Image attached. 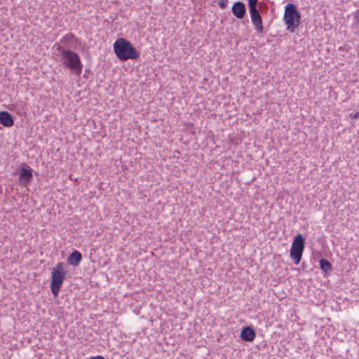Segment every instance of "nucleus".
Masks as SVG:
<instances>
[{"instance_id":"f257e3e1","label":"nucleus","mask_w":359,"mask_h":359,"mask_svg":"<svg viewBox=\"0 0 359 359\" xmlns=\"http://www.w3.org/2000/svg\"><path fill=\"white\" fill-rule=\"evenodd\" d=\"M114 51L116 57L121 61L136 60L140 53L132 43L124 38H118L114 43Z\"/></svg>"},{"instance_id":"f03ea898","label":"nucleus","mask_w":359,"mask_h":359,"mask_svg":"<svg viewBox=\"0 0 359 359\" xmlns=\"http://www.w3.org/2000/svg\"><path fill=\"white\" fill-rule=\"evenodd\" d=\"M67 275L65 264L63 262H58L51 269L50 287L51 292L57 297L63 285Z\"/></svg>"},{"instance_id":"7ed1b4c3","label":"nucleus","mask_w":359,"mask_h":359,"mask_svg":"<svg viewBox=\"0 0 359 359\" xmlns=\"http://www.w3.org/2000/svg\"><path fill=\"white\" fill-rule=\"evenodd\" d=\"M62 65L76 76L82 72L83 64L79 55L73 50L61 49Z\"/></svg>"},{"instance_id":"20e7f679","label":"nucleus","mask_w":359,"mask_h":359,"mask_svg":"<svg viewBox=\"0 0 359 359\" xmlns=\"http://www.w3.org/2000/svg\"><path fill=\"white\" fill-rule=\"evenodd\" d=\"M286 29L290 32H294L299 26L301 22V14L297 11L294 4L289 3L285 6L283 15Z\"/></svg>"},{"instance_id":"39448f33","label":"nucleus","mask_w":359,"mask_h":359,"mask_svg":"<svg viewBox=\"0 0 359 359\" xmlns=\"http://www.w3.org/2000/svg\"><path fill=\"white\" fill-rule=\"evenodd\" d=\"M305 239L302 234H297L292 243L290 255L294 264H299L304 250Z\"/></svg>"},{"instance_id":"423d86ee","label":"nucleus","mask_w":359,"mask_h":359,"mask_svg":"<svg viewBox=\"0 0 359 359\" xmlns=\"http://www.w3.org/2000/svg\"><path fill=\"white\" fill-rule=\"evenodd\" d=\"M250 14L252 22L257 31L259 33L263 32V25L261 15L257 9L250 10Z\"/></svg>"},{"instance_id":"0eeeda50","label":"nucleus","mask_w":359,"mask_h":359,"mask_svg":"<svg viewBox=\"0 0 359 359\" xmlns=\"http://www.w3.org/2000/svg\"><path fill=\"white\" fill-rule=\"evenodd\" d=\"M256 337L255 332L252 327L246 326L241 332V338L248 342L252 341Z\"/></svg>"},{"instance_id":"6e6552de","label":"nucleus","mask_w":359,"mask_h":359,"mask_svg":"<svg viewBox=\"0 0 359 359\" xmlns=\"http://www.w3.org/2000/svg\"><path fill=\"white\" fill-rule=\"evenodd\" d=\"M32 169L29 167L28 168H22L20 173V181L22 184L27 186L29 184L32 179Z\"/></svg>"},{"instance_id":"1a4fd4ad","label":"nucleus","mask_w":359,"mask_h":359,"mask_svg":"<svg viewBox=\"0 0 359 359\" xmlns=\"http://www.w3.org/2000/svg\"><path fill=\"white\" fill-rule=\"evenodd\" d=\"M232 12L237 18H243L245 14V7L244 4L240 1L234 3L232 6Z\"/></svg>"},{"instance_id":"9d476101","label":"nucleus","mask_w":359,"mask_h":359,"mask_svg":"<svg viewBox=\"0 0 359 359\" xmlns=\"http://www.w3.org/2000/svg\"><path fill=\"white\" fill-rule=\"evenodd\" d=\"M0 123L4 127H11L14 125V120L12 116L6 111L0 112Z\"/></svg>"},{"instance_id":"9b49d317","label":"nucleus","mask_w":359,"mask_h":359,"mask_svg":"<svg viewBox=\"0 0 359 359\" xmlns=\"http://www.w3.org/2000/svg\"><path fill=\"white\" fill-rule=\"evenodd\" d=\"M82 259L81 253L77 250L72 252L67 258L68 263L73 266H77Z\"/></svg>"},{"instance_id":"f8f14e48","label":"nucleus","mask_w":359,"mask_h":359,"mask_svg":"<svg viewBox=\"0 0 359 359\" xmlns=\"http://www.w3.org/2000/svg\"><path fill=\"white\" fill-rule=\"evenodd\" d=\"M320 269L327 272L332 269L331 264L325 259H321L320 261Z\"/></svg>"},{"instance_id":"ddd939ff","label":"nucleus","mask_w":359,"mask_h":359,"mask_svg":"<svg viewBox=\"0 0 359 359\" xmlns=\"http://www.w3.org/2000/svg\"><path fill=\"white\" fill-rule=\"evenodd\" d=\"M74 39V34L69 33L65 34L60 40V43L64 45L67 44Z\"/></svg>"},{"instance_id":"4468645a","label":"nucleus","mask_w":359,"mask_h":359,"mask_svg":"<svg viewBox=\"0 0 359 359\" xmlns=\"http://www.w3.org/2000/svg\"><path fill=\"white\" fill-rule=\"evenodd\" d=\"M258 0H248L249 11L252 9H257V4Z\"/></svg>"},{"instance_id":"2eb2a0df","label":"nucleus","mask_w":359,"mask_h":359,"mask_svg":"<svg viewBox=\"0 0 359 359\" xmlns=\"http://www.w3.org/2000/svg\"><path fill=\"white\" fill-rule=\"evenodd\" d=\"M228 1L227 0H220L219 1V6L222 8H224L227 6Z\"/></svg>"},{"instance_id":"dca6fc26","label":"nucleus","mask_w":359,"mask_h":359,"mask_svg":"<svg viewBox=\"0 0 359 359\" xmlns=\"http://www.w3.org/2000/svg\"><path fill=\"white\" fill-rule=\"evenodd\" d=\"M88 359H104V358L101 355H96V356H91Z\"/></svg>"},{"instance_id":"f3484780","label":"nucleus","mask_w":359,"mask_h":359,"mask_svg":"<svg viewBox=\"0 0 359 359\" xmlns=\"http://www.w3.org/2000/svg\"><path fill=\"white\" fill-rule=\"evenodd\" d=\"M353 117H354L355 118H359V112H357V113L354 115V116H353Z\"/></svg>"}]
</instances>
